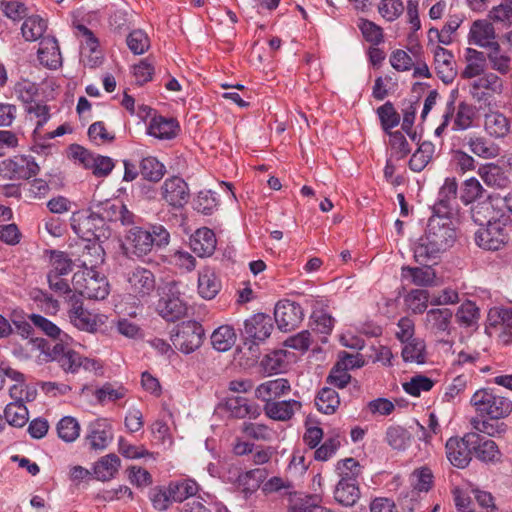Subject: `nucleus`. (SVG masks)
Masks as SVG:
<instances>
[{
  "instance_id": "1",
  "label": "nucleus",
  "mask_w": 512,
  "mask_h": 512,
  "mask_svg": "<svg viewBox=\"0 0 512 512\" xmlns=\"http://www.w3.org/2000/svg\"><path fill=\"white\" fill-rule=\"evenodd\" d=\"M456 237V230L448 217L440 215L430 217L425 235L414 246L415 260L425 264L436 259L453 246Z\"/></svg>"
},
{
  "instance_id": "2",
  "label": "nucleus",
  "mask_w": 512,
  "mask_h": 512,
  "mask_svg": "<svg viewBox=\"0 0 512 512\" xmlns=\"http://www.w3.org/2000/svg\"><path fill=\"white\" fill-rule=\"evenodd\" d=\"M169 238V232L162 225L153 226L151 231L135 226L128 230L123 247L126 254L143 257L154 245H167Z\"/></svg>"
},
{
  "instance_id": "3",
  "label": "nucleus",
  "mask_w": 512,
  "mask_h": 512,
  "mask_svg": "<svg viewBox=\"0 0 512 512\" xmlns=\"http://www.w3.org/2000/svg\"><path fill=\"white\" fill-rule=\"evenodd\" d=\"M77 271L72 277V287L75 293L94 300H103L109 294L107 279L93 269L94 264L88 268Z\"/></svg>"
},
{
  "instance_id": "4",
  "label": "nucleus",
  "mask_w": 512,
  "mask_h": 512,
  "mask_svg": "<svg viewBox=\"0 0 512 512\" xmlns=\"http://www.w3.org/2000/svg\"><path fill=\"white\" fill-rule=\"evenodd\" d=\"M470 403L479 415L494 420L505 418L512 412V402L489 389L477 390L472 395Z\"/></svg>"
},
{
  "instance_id": "5",
  "label": "nucleus",
  "mask_w": 512,
  "mask_h": 512,
  "mask_svg": "<svg viewBox=\"0 0 512 512\" xmlns=\"http://www.w3.org/2000/svg\"><path fill=\"white\" fill-rule=\"evenodd\" d=\"M456 93V91L451 93L450 100L446 104V110L442 116V122L435 130V134L437 136H440L445 131L453 116V131H464L473 126V122L476 118V107L465 101H461L455 108Z\"/></svg>"
},
{
  "instance_id": "6",
  "label": "nucleus",
  "mask_w": 512,
  "mask_h": 512,
  "mask_svg": "<svg viewBox=\"0 0 512 512\" xmlns=\"http://www.w3.org/2000/svg\"><path fill=\"white\" fill-rule=\"evenodd\" d=\"M127 294L132 297L134 304L145 303L156 290L154 273L144 267H135L126 274Z\"/></svg>"
},
{
  "instance_id": "7",
  "label": "nucleus",
  "mask_w": 512,
  "mask_h": 512,
  "mask_svg": "<svg viewBox=\"0 0 512 512\" xmlns=\"http://www.w3.org/2000/svg\"><path fill=\"white\" fill-rule=\"evenodd\" d=\"M188 305L178 283H167L157 304V312L167 321H176L187 313Z\"/></svg>"
},
{
  "instance_id": "8",
  "label": "nucleus",
  "mask_w": 512,
  "mask_h": 512,
  "mask_svg": "<svg viewBox=\"0 0 512 512\" xmlns=\"http://www.w3.org/2000/svg\"><path fill=\"white\" fill-rule=\"evenodd\" d=\"M46 356V360L56 361L67 373H77L80 368L94 370L98 367V363L95 360L82 357L63 343L55 344Z\"/></svg>"
},
{
  "instance_id": "9",
  "label": "nucleus",
  "mask_w": 512,
  "mask_h": 512,
  "mask_svg": "<svg viewBox=\"0 0 512 512\" xmlns=\"http://www.w3.org/2000/svg\"><path fill=\"white\" fill-rule=\"evenodd\" d=\"M509 221L510 218L506 217L485 224L475 233L476 244L485 250L496 251L502 248L508 241Z\"/></svg>"
},
{
  "instance_id": "10",
  "label": "nucleus",
  "mask_w": 512,
  "mask_h": 512,
  "mask_svg": "<svg viewBox=\"0 0 512 512\" xmlns=\"http://www.w3.org/2000/svg\"><path fill=\"white\" fill-rule=\"evenodd\" d=\"M204 329L196 321L182 322L175 334L171 336L174 346L185 354L197 350L203 343Z\"/></svg>"
},
{
  "instance_id": "11",
  "label": "nucleus",
  "mask_w": 512,
  "mask_h": 512,
  "mask_svg": "<svg viewBox=\"0 0 512 512\" xmlns=\"http://www.w3.org/2000/svg\"><path fill=\"white\" fill-rule=\"evenodd\" d=\"M470 213L474 223L479 226L509 217L505 212V201L500 196H489L473 204Z\"/></svg>"
},
{
  "instance_id": "12",
  "label": "nucleus",
  "mask_w": 512,
  "mask_h": 512,
  "mask_svg": "<svg viewBox=\"0 0 512 512\" xmlns=\"http://www.w3.org/2000/svg\"><path fill=\"white\" fill-rule=\"evenodd\" d=\"M70 156L97 177L109 175L114 168V162L110 157L94 154L80 145L70 147Z\"/></svg>"
},
{
  "instance_id": "13",
  "label": "nucleus",
  "mask_w": 512,
  "mask_h": 512,
  "mask_svg": "<svg viewBox=\"0 0 512 512\" xmlns=\"http://www.w3.org/2000/svg\"><path fill=\"white\" fill-rule=\"evenodd\" d=\"M478 434L467 433L463 438L452 437L446 442V456L457 468H465L471 461L472 445L476 444Z\"/></svg>"
},
{
  "instance_id": "14",
  "label": "nucleus",
  "mask_w": 512,
  "mask_h": 512,
  "mask_svg": "<svg viewBox=\"0 0 512 512\" xmlns=\"http://www.w3.org/2000/svg\"><path fill=\"white\" fill-rule=\"evenodd\" d=\"M70 308L68 318L70 323L78 330L94 333L103 324L97 314L83 307L82 301L73 293L69 298Z\"/></svg>"
},
{
  "instance_id": "15",
  "label": "nucleus",
  "mask_w": 512,
  "mask_h": 512,
  "mask_svg": "<svg viewBox=\"0 0 512 512\" xmlns=\"http://www.w3.org/2000/svg\"><path fill=\"white\" fill-rule=\"evenodd\" d=\"M502 90L501 78L493 72H487L470 84L469 92L475 101L490 104L491 99L495 95L501 94Z\"/></svg>"
},
{
  "instance_id": "16",
  "label": "nucleus",
  "mask_w": 512,
  "mask_h": 512,
  "mask_svg": "<svg viewBox=\"0 0 512 512\" xmlns=\"http://www.w3.org/2000/svg\"><path fill=\"white\" fill-rule=\"evenodd\" d=\"M114 437L111 421L107 418H97L87 425L85 441L88 447L95 451L105 450Z\"/></svg>"
},
{
  "instance_id": "17",
  "label": "nucleus",
  "mask_w": 512,
  "mask_h": 512,
  "mask_svg": "<svg viewBox=\"0 0 512 512\" xmlns=\"http://www.w3.org/2000/svg\"><path fill=\"white\" fill-rule=\"evenodd\" d=\"M274 317L278 328L288 332L298 327L303 320L304 313L298 303L283 300L276 304Z\"/></svg>"
},
{
  "instance_id": "18",
  "label": "nucleus",
  "mask_w": 512,
  "mask_h": 512,
  "mask_svg": "<svg viewBox=\"0 0 512 512\" xmlns=\"http://www.w3.org/2000/svg\"><path fill=\"white\" fill-rule=\"evenodd\" d=\"M38 165L29 157L17 155L2 162V178L28 179L38 173Z\"/></svg>"
},
{
  "instance_id": "19",
  "label": "nucleus",
  "mask_w": 512,
  "mask_h": 512,
  "mask_svg": "<svg viewBox=\"0 0 512 512\" xmlns=\"http://www.w3.org/2000/svg\"><path fill=\"white\" fill-rule=\"evenodd\" d=\"M162 198L172 207H183L189 199L187 183L180 177L167 178L161 186Z\"/></svg>"
},
{
  "instance_id": "20",
  "label": "nucleus",
  "mask_w": 512,
  "mask_h": 512,
  "mask_svg": "<svg viewBox=\"0 0 512 512\" xmlns=\"http://www.w3.org/2000/svg\"><path fill=\"white\" fill-rule=\"evenodd\" d=\"M273 325L270 316L258 313L244 322V335L257 345L266 340L272 332Z\"/></svg>"
},
{
  "instance_id": "21",
  "label": "nucleus",
  "mask_w": 512,
  "mask_h": 512,
  "mask_svg": "<svg viewBox=\"0 0 512 512\" xmlns=\"http://www.w3.org/2000/svg\"><path fill=\"white\" fill-rule=\"evenodd\" d=\"M467 41L484 49L498 43L494 26L486 19H478L471 24Z\"/></svg>"
},
{
  "instance_id": "22",
  "label": "nucleus",
  "mask_w": 512,
  "mask_h": 512,
  "mask_svg": "<svg viewBox=\"0 0 512 512\" xmlns=\"http://www.w3.org/2000/svg\"><path fill=\"white\" fill-rule=\"evenodd\" d=\"M434 63L438 77L445 83H451L457 75L456 61L449 50L436 46L434 51Z\"/></svg>"
},
{
  "instance_id": "23",
  "label": "nucleus",
  "mask_w": 512,
  "mask_h": 512,
  "mask_svg": "<svg viewBox=\"0 0 512 512\" xmlns=\"http://www.w3.org/2000/svg\"><path fill=\"white\" fill-rule=\"evenodd\" d=\"M291 387L287 379L277 378L261 383L255 389V397L265 404L289 393Z\"/></svg>"
},
{
  "instance_id": "24",
  "label": "nucleus",
  "mask_w": 512,
  "mask_h": 512,
  "mask_svg": "<svg viewBox=\"0 0 512 512\" xmlns=\"http://www.w3.org/2000/svg\"><path fill=\"white\" fill-rule=\"evenodd\" d=\"M465 67L461 71V78L472 79L485 74L487 63L485 53L468 47L464 52Z\"/></svg>"
},
{
  "instance_id": "25",
  "label": "nucleus",
  "mask_w": 512,
  "mask_h": 512,
  "mask_svg": "<svg viewBox=\"0 0 512 512\" xmlns=\"http://www.w3.org/2000/svg\"><path fill=\"white\" fill-rule=\"evenodd\" d=\"M453 313L448 308H434L427 311L424 324L432 333H450Z\"/></svg>"
},
{
  "instance_id": "26",
  "label": "nucleus",
  "mask_w": 512,
  "mask_h": 512,
  "mask_svg": "<svg viewBox=\"0 0 512 512\" xmlns=\"http://www.w3.org/2000/svg\"><path fill=\"white\" fill-rule=\"evenodd\" d=\"M214 232L206 227L196 230L190 238V247L199 257L210 256L216 249Z\"/></svg>"
},
{
  "instance_id": "27",
  "label": "nucleus",
  "mask_w": 512,
  "mask_h": 512,
  "mask_svg": "<svg viewBox=\"0 0 512 512\" xmlns=\"http://www.w3.org/2000/svg\"><path fill=\"white\" fill-rule=\"evenodd\" d=\"M463 141L471 153L482 159H493L499 155V147L484 136L469 134Z\"/></svg>"
},
{
  "instance_id": "28",
  "label": "nucleus",
  "mask_w": 512,
  "mask_h": 512,
  "mask_svg": "<svg viewBox=\"0 0 512 512\" xmlns=\"http://www.w3.org/2000/svg\"><path fill=\"white\" fill-rule=\"evenodd\" d=\"M300 408L301 403L291 399L268 402L264 405V412L272 420L285 422L290 420Z\"/></svg>"
},
{
  "instance_id": "29",
  "label": "nucleus",
  "mask_w": 512,
  "mask_h": 512,
  "mask_svg": "<svg viewBox=\"0 0 512 512\" xmlns=\"http://www.w3.org/2000/svg\"><path fill=\"white\" fill-rule=\"evenodd\" d=\"M266 477V469L256 468L239 474L235 483L244 498H248L259 489Z\"/></svg>"
},
{
  "instance_id": "30",
  "label": "nucleus",
  "mask_w": 512,
  "mask_h": 512,
  "mask_svg": "<svg viewBox=\"0 0 512 512\" xmlns=\"http://www.w3.org/2000/svg\"><path fill=\"white\" fill-rule=\"evenodd\" d=\"M221 281L214 269L205 267L198 274V293L206 300H212L221 290Z\"/></svg>"
},
{
  "instance_id": "31",
  "label": "nucleus",
  "mask_w": 512,
  "mask_h": 512,
  "mask_svg": "<svg viewBox=\"0 0 512 512\" xmlns=\"http://www.w3.org/2000/svg\"><path fill=\"white\" fill-rule=\"evenodd\" d=\"M40 63L48 68L55 69L61 64V53L57 40L52 36L41 39L38 48Z\"/></svg>"
},
{
  "instance_id": "32",
  "label": "nucleus",
  "mask_w": 512,
  "mask_h": 512,
  "mask_svg": "<svg viewBox=\"0 0 512 512\" xmlns=\"http://www.w3.org/2000/svg\"><path fill=\"white\" fill-rule=\"evenodd\" d=\"M403 280L416 286H432L436 280V273L429 265L423 267L404 266L401 269Z\"/></svg>"
},
{
  "instance_id": "33",
  "label": "nucleus",
  "mask_w": 512,
  "mask_h": 512,
  "mask_svg": "<svg viewBox=\"0 0 512 512\" xmlns=\"http://www.w3.org/2000/svg\"><path fill=\"white\" fill-rule=\"evenodd\" d=\"M120 467V458L116 454L110 453L102 456L95 462L93 466V475L97 480L106 482L115 478Z\"/></svg>"
},
{
  "instance_id": "34",
  "label": "nucleus",
  "mask_w": 512,
  "mask_h": 512,
  "mask_svg": "<svg viewBox=\"0 0 512 512\" xmlns=\"http://www.w3.org/2000/svg\"><path fill=\"white\" fill-rule=\"evenodd\" d=\"M510 121L500 112L491 111L485 114L484 129L494 138H503L510 131Z\"/></svg>"
},
{
  "instance_id": "35",
  "label": "nucleus",
  "mask_w": 512,
  "mask_h": 512,
  "mask_svg": "<svg viewBox=\"0 0 512 512\" xmlns=\"http://www.w3.org/2000/svg\"><path fill=\"white\" fill-rule=\"evenodd\" d=\"M177 129L178 125L175 120L159 116L151 119L148 134L161 140H169L176 136Z\"/></svg>"
},
{
  "instance_id": "36",
  "label": "nucleus",
  "mask_w": 512,
  "mask_h": 512,
  "mask_svg": "<svg viewBox=\"0 0 512 512\" xmlns=\"http://www.w3.org/2000/svg\"><path fill=\"white\" fill-rule=\"evenodd\" d=\"M47 21L39 15H31L24 18L21 26V33L26 41L34 42L45 37Z\"/></svg>"
},
{
  "instance_id": "37",
  "label": "nucleus",
  "mask_w": 512,
  "mask_h": 512,
  "mask_svg": "<svg viewBox=\"0 0 512 512\" xmlns=\"http://www.w3.org/2000/svg\"><path fill=\"white\" fill-rule=\"evenodd\" d=\"M477 173L487 186L504 188L508 184V179L501 167L494 163H487L480 166Z\"/></svg>"
},
{
  "instance_id": "38",
  "label": "nucleus",
  "mask_w": 512,
  "mask_h": 512,
  "mask_svg": "<svg viewBox=\"0 0 512 512\" xmlns=\"http://www.w3.org/2000/svg\"><path fill=\"white\" fill-rule=\"evenodd\" d=\"M402 358L405 362L424 364L427 361V351L425 341L414 338L403 343Z\"/></svg>"
},
{
  "instance_id": "39",
  "label": "nucleus",
  "mask_w": 512,
  "mask_h": 512,
  "mask_svg": "<svg viewBox=\"0 0 512 512\" xmlns=\"http://www.w3.org/2000/svg\"><path fill=\"white\" fill-rule=\"evenodd\" d=\"M472 449L476 458L482 462L494 463L500 460L501 453L493 440L484 439L478 435V440L472 445Z\"/></svg>"
},
{
  "instance_id": "40",
  "label": "nucleus",
  "mask_w": 512,
  "mask_h": 512,
  "mask_svg": "<svg viewBox=\"0 0 512 512\" xmlns=\"http://www.w3.org/2000/svg\"><path fill=\"white\" fill-rule=\"evenodd\" d=\"M487 50L486 61H489L491 68L502 75L508 74L511 70V57L502 51L499 42Z\"/></svg>"
},
{
  "instance_id": "41",
  "label": "nucleus",
  "mask_w": 512,
  "mask_h": 512,
  "mask_svg": "<svg viewBox=\"0 0 512 512\" xmlns=\"http://www.w3.org/2000/svg\"><path fill=\"white\" fill-rule=\"evenodd\" d=\"M226 409L232 417L243 419L246 417L256 418L259 415L258 408L249 405L243 397H231L226 401Z\"/></svg>"
},
{
  "instance_id": "42",
  "label": "nucleus",
  "mask_w": 512,
  "mask_h": 512,
  "mask_svg": "<svg viewBox=\"0 0 512 512\" xmlns=\"http://www.w3.org/2000/svg\"><path fill=\"white\" fill-rule=\"evenodd\" d=\"M166 172L165 166L156 157H144L139 164V173L145 180L160 181Z\"/></svg>"
},
{
  "instance_id": "43",
  "label": "nucleus",
  "mask_w": 512,
  "mask_h": 512,
  "mask_svg": "<svg viewBox=\"0 0 512 512\" xmlns=\"http://www.w3.org/2000/svg\"><path fill=\"white\" fill-rule=\"evenodd\" d=\"M455 318L457 323L462 327H477L480 319V310L474 302L468 300L458 307Z\"/></svg>"
},
{
  "instance_id": "44",
  "label": "nucleus",
  "mask_w": 512,
  "mask_h": 512,
  "mask_svg": "<svg viewBox=\"0 0 512 512\" xmlns=\"http://www.w3.org/2000/svg\"><path fill=\"white\" fill-rule=\"evenodd\" d=\"M167 487L173 502H182L195 495L198 491V484L191 479L172 481Z\"/></svg>"
},
{
  "instance_id": "45",
  "label": "nucleus",
  "mask_w": 512,
  "mask_h": 512,
  "mask_svg": "<svg viewBox=\"0 0 512 512\" xmlns=\"http://www.w3.org/2000/svg\"><path fill=\"white\" fill-rule=\"evenodd\" d=\"M236 342L234 329L229 325L218 327L211 335V344L220 352L228 351Z\"/></svg>"
},
{
  "instance_id": "46",
  "label": "nucleus",
  "mask_w": 512,
  "mask_h": 512,
  "mask_svg": "<svg viewBox=\"0 0 512 512\" xmlns=\"http://www.w3.org/2000/svg\"><path fill=\"white\" fill-rule=\"evenodd\" d=\"M56 431L62 441L72 443L80 436L81 427L75 417L64 416L58 421Z\"/></svg>"
},
{
  "instance_id": "47",
  "label": "nucleus",
  "mask_w": 512,
  "mask_h": 512,
  "mask_svg": "<svg viewBox=\"0 0 512 512\" xmlns=\"http://www.w3.org/2000/svg\"><path fill=\"white\" fill-rule=\"evenodd\" d=\"M360 497L357 483L339 481L334 491V498L344 506H353Z\"/></svg>"
},
{
  "instance_id": "48",
  "label": "nucleus",
  "mask_w": 512,
  "mask_h": 512,
  "mask_svg": "<svg viewBox=\"0 0 512 512\" xmlns=\"http://www.w3.org/2000/svg\"><path fill=\"white\" fill-rule=\"evenodd\" d=\"M4 418L13 427H23L29 419L28 409L21 401L11 402L5 407Z\"/></svg>"
},
{
  "instance_id": "49",
  "label": "nucleus",
  "mask_w": 512,
  "mask_h": 512,
  "mask_svg": "<svg viewBox=\"0 0 512 512\" xmlns=\"http://www.w3.org/2000/svg\"><path fill=\"white\" fill-rule=\"evenodd\" d=\"M2 376V387L6 385V378L15 382L8 386L10 397L23 403L24 375L12 368H2Z\"/></svg>"
},
{
  "instance_id": "50",
  "label": "nucleus",
  "mask_w": 512,
  "mask_h": 512,
  "mask_svg": "<svg viewBox=\"0 0 512 512\" xmlns=\"http://www.w3.org/2000/svg\"><path fill=\"white\" fill-rule=\"evenodd\" d=\"M488 321L491 326L501 327L512 336V307H494L489 310Z\"/></svg>"
},
{
  "instance_id": "51",
  "label": "nucleus",
  "mask_w": 512,
  "mask_h": 512,
  "mask_svg": "<svg viewBox=\"0 0 512 512\" xmlns=\"http://www.w3.org/2000/svg\"><path fill=\"white\" fill-rule=\"evenodd\" d=\"M336 472L339 481L357 483V478L362 472V467L354 458H345L337 462Z\"/></svg>"
},
{
  "instance_id": "52",
  "label": "nucleus",
  "mask_w": 512,
  "mask_h": 512,
  "mask_svg": "<svg viewBox=\"0 0 512 512\" xmlns=\"http://www.w3.org/2000/svg\"><path fill=\"white\" fill-rule=\"evenodd\" d=\"M315 404L320 412L333 414L340 404V398L334 389L325 387L318 393Z\"/></svg>"
},
{
  "instance_id": "53",
  "label": "nucleus",
  "mask_w": 512,
  "mask_h": 512,
  "mask_svg": "<svg viewBox=\"0 0 512 512\" xmlns=\"http://www.w3.org/2000/svg\"><path fill=\"white\" fill-rule=\"evenodd\" d=\"M30 320L35 327L40 329L47 336L53 339H59L62 343H67V341L70 340V337L66 333L62 332L56 324L47 318L38 314H32Z\"/></svg>"
},
{
  "instance_id": "54",
  "label": "nucleus",
  "mask_w": 512,
  "mask_h": 512,
  "mask_svg": "<svg viewBox=\"0 0 512 512\" xmlns=\"http://www.w3.org/2000/svg\"><path fill=\"white\" fill-rule=\"evenodd\" d=\"M386 441L396 450H405L411 444V434L401 426H391L386 431Z\"/></svg>"
},
{
  "instance_id": "55",
  "label": "nucleus",
  "mask_w": 512,
  "mask_h": 512,
  "mask_svg": "<svg viewBox=\"0 0 512 512\" xmlns=\"http://www.w3.org/2000/svg\"><path fill=\"white\" fill-rule=\"evenodd\" d=\"M127 390L122 385L105 383L95 390L94 396L97 401L104 405L108 402H115L125 397Z\"/></svg>"
},
{
  "instance_id": "56",
  "label": "nucleus",
  "mask_w": 512,
  "mask_h": 512,
  "mask_svg": "<svg viewBox=\"0 0 512 512\" xmlns=\"http://www.w3.org/2000/svg\"><path fill=\"white\" fill-rule=\"evenodd\" d=\"M98 224H101L100 217L97 215L96 211H92L87 217L80 221L78 232H81L82 236L87 240H91V238L100 239L105 235Z\"/></svg>"
},
{
  "instance_id": "57",
  "label": "nucleus",
  "mask_w": 512,
  "mask_h": 512,
  "mask_svg": "<svg viewBox=\"0 0 512 512\" xmlns=\"http://www.w3.org/2000/svg\"><path fill=\"white\" fill-rule=\"evenodd\" d=\"M377 10L384 20L394 22L403 14L405 6L402 0H380Z\"/></svg>"
},
{
  "instance_id": "58",
  "label": "nucleus",
  "mask_w": 512,
  "mask_h": 512,
  "mask_svg": "<svg viewBox=\"0 0 512 512\" xmlns=\"http://www.w3.org/2000/svg\"><path fill=\"white\" fill-rule=\"evenodd\" d=\"M433 145L430 142H423L413 153L409 161V167L412 171H422L432 158Z\"/></svg>"
},
{
  "instance_id": "59",
  "label": "nucleus",
  "mask_w": 512,
  "mask_h": 512,
  "mask_svg": "<svg viewBox=\"0 0 512 512\" xmlns=\"http://www.w3.org/2000/svg\"><path fill=\"white\" fill-rule=\"evenodd\" d=\"M405 302L414 314H422L428 307L429 292L424 289H413L406 295Z\"/></svg>"
},
{
  "instance_id": "60",
  "label": "nucleus",
  "mask_w": 512,
  "mask_h": 512,
  "mask_svg": "<svg viewBox=\"0 0 512 512\" xmlns=\"http://www.w3.org/2000/svg\"><path fill=\"white\" fill-rule=\"evenodd\" d=\"M358 28L367 42L373 45H379L383 42V29L376 23L361 18L358 22Z\"/></svg>"
},
{
  "instance_id": "61",
  "label": "nucleus",
  "mask_w": 512,
  "mask_h": 512,
  "mask_svg": "<svg viewBox=\"0 0 512 512\" xmlns=\"http://www.w3.org/2000/svg\"><path fill=\"white\" fill-rule=\"evenodd\" d=\"M435 382L424 375H416L412 377L408 382L403 383V389L406 393L411 396H420L422 392L430 391Z\"/></svg>"
},
{
  "instance_id": "62",
  "label": "nucleus",
  "mask_w": 512,
  "mask_h": 512,
  "mask_svg": "<svg viewBox=\"0 0 512 512\" xmlns=\"http://www.w3.org/2000/svg\"><path fill=\"white\" fill-rule=\"evenodd\" d=\"M72 270V260L67 254L52 251L50 255V270L48 274L67 275Z\"/></svg>"
},
{
  "instance_id": "63",
  "label": "nucleus",
  "mask_w": 512,
  "mask_h": 512,
  "mask_svg": "<svg viewBox=\"0 0 512 512\" xmlns=\"http://www.w3.org/2000/svg\"><path fill=\"white\" fill-rule=\"evenodd\" d=\"M242 432L246 436L260 441H269L274 436V431L262 423L244 422Z\"/></svg>"
},
{
  "instance_id": "64",
  "label": "nucleus",
  "mask_w": 512,
  "mask_h": 512,
  "mask_svg": "<svg viewBox=\"0 0 512 512\" xmlns=\"http://www.w3.org/2000/svg\"><path fill=\"white\" fill-rule=\"evenodd\" d=\"M377 114L385 131L396 127L400 122V116L391 102H386L380 106L377 109Z\"/></svg>"
}]
</instances>
